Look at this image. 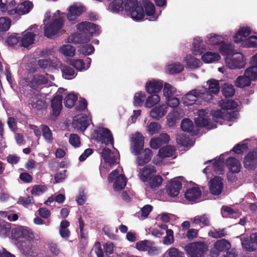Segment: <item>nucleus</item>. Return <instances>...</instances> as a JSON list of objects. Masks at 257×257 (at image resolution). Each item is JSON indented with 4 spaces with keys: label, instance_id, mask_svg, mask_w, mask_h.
<instances>
[{
    "label": "nucleus",
    "instance_id": "47",
    "mask_svg": "<svg viewBox=\"0 0 257 257\" xmlns=\"http://www.w3.org/2000/svg\"><path fill=\"white\" fill-rule=\"evenodd\" d=\"M193 223L195 224H200L203 226H208L210 223L209 217L206 214L202 215H197L193 218Z\"/></svg>",
    "mask_w": 257,
    "mask_h": 257
},
{
    "label": "nucleus",
    "instance_id": "20",
    "mask_svg": "<svg viewBox=\"0 0 257 257\" xmlns=\"http://www.w3.org/2000/svg\"><path fill=\"white\" fill-rule=\"evenodd\" d=\"M168 107L166 104H162L155 106L150 110V116L157 120L163 117L167 112Z\"/></svg>",
    "mask_w": 257,
    "mask_h": 257
},
{
    "label": "nucleus",
    "instance_id": "10",
    "mask_svg": "<svg viewBox=\"0 0 257 257\" xmlns=\"http://www.w3.org/2000/svg\"><path fill=\"white\" fill-rule=\"evenodd\" d=\"M144 137L139 132L133 135L131 140V150L135 155H141L144 152Z\"/></svg>",
    "mask_w": 257,
    "mask_h": 257
},
{
    "label": "nucleus",
    "instance_id": "45",
    "mask_svg": "<svg viewBox=\"0 0 257 257\" xmlns=\"http://www.w3.org/2000/svg\"><path fill=\"white\" fill-rule=\"evenodd\" d=\"M90 40L89 38H85L82 39L80 34L77 33L71 35L68 38V41L69 43H73L75 44L87 43L90 41Z\"/></svg>",
    "mask_w": 257,
    "mask_h": 257
},
{
    "label": "nucleus",
    "instance_id": "50",
    "mask_svg": "<svg viewBox=\"0 0 257 257\" xmlns=\"http://www.w3.org/2000/svg\"><path fill=\"white\" fill-rule=\"evenodd\" d=\"M208 234L213 238H218L225 236L227 233L225 228L218 229L212 228L209 231Z\"/></svg>",
    "mask_w": 257,
    "mask_h": 257
},
{
    "label": "nucleus",
    "instance_id": "56",
    "mask_svg": "<svg viewBox=\"0 0 257 257\" xmlns=\"http://www.w3.org/2000/svg\"><path fill=\"white\" fill-rule=\"evenodd\" d=\"M223 95L226 98L231 97L235 93V89L231 84H225L222 90Z\"/></svg>",
    "mask_w": 257,
    "mask_h": 257
},
{
    "label": "nucleus",
    "instance_id": "29",
    "mask_svg": "<svg viewBox=\"0 0 257 257\" xmlns=\"http://www.w3.org/2000/svg\"><path fill=\"white\" fill-rule=\"evenodd\" d=\"M206 50L205 46L203 44V41L200 38L194 39L193 43V53L195 55H201Z\"/></svg>",
    "mask_w": 257,
    "mask_h": 257
},
{
    "label": "nucleus",
    "instance_id": "36",
    "mask_svg": "<svg viewBox=\"0 0 257 257\" xmlns=\"http://www.w3.org/2000/svg\"><path fill=\"white\" fill-rule=\"evenodd\" d=\"M206 43L210 45H217L220 44L223 42V37L214 33L209 34L207 36Z\"/></svg>",
    "mask_w": 257,
    "mask_h": 257
},
{
    "label": "nucleus",
    "instance_id": "9",
    "mask_svg": "<svg viewBox=\"0 0 257 257\" xmlns=\"http://www.w3.org/2000/svg\"><path fill=\"white\" fill-rule=\"evenodd\" d=\"M64 21L61 18H56L52 23L46 24L44 27V34L47 37H51L61 32Z\"/></svg>",
    "mask_w": 257,
    "mask_h": 257
},
{
    "label": "nucleus",
    "instance_id": "42",
    "mask_svg": "<svg viewBox=\"0 0 257 257\" xmlns=\"http://www.w3.org/2000/svg\"><path fill=\"white\" fill-rule=\"evenodd\" d=\"M154 242L146 240V251H148V254L150 256H155L158 255L160 252V248L154 246Z\"/></svg>",
    "mask_w": 257,
    "mask_h": 257
},
{
    "label": "nucleus",
    "instance_id": "57",
    "mask_svg": "<svg viewBox=\"0 0 257 257\" xmlns=\"http://www.w3.org/2000/svg\"><path fill=\"white\" fill-rule=\"evenodd\" d=\"M242 44L247 48H256L257 47V36H251L247 38Z\"/></svg>",
    "mask_w": 257,
    "mask_h": 257
},
{
    "label": "nucleus",
    "instance_id": "31",
    "mask_svg": "<svg viewBox=\"0 0 257 257\" xmlns=\"http://www.w3.org/2000/svg\"><path fill=\"white\" fill-rule=\"evenodd\" d=\"M33 7V4L30 2L22 3L17 5V15H22L28 14Z\"/></svg>",
    "mask_w": 257,
    "mask_h": 257
},
{
    "label": "nucleus",
    "instance_id": "60",
    "mask_svg": "<svg viewBox=\"0 0 257 257\" xmlns=\"http://www.w3.org/2000/svg\"><path fill=\"white\" fill-rule=\"evenodd\" d=\"M145 100V95L143 92H137L134 97V104L136 106H141Z\"/></svg>",
    "mask_w": 257,
    "mask_h": 257
},
{
    "label": "nucleus",
    "instance_id": "38",
    "mask_svg": "<svg viewBox=\"0 0 257 257\" xmlns=\"http://www.w3.org/2000/svg\"><path fill=\"white\" fill-rule=\"evenodd\" d=\"M251 80L244 74V75L239 76L235 81V85L236 87L243 88L248 86L251 84Z\"/></svg>",
    "mask_w": 257,
    "mask_h": 257
},
{
    "label": "nucleus",
    "instance_id": "54",
    "mask_svg": "<svg viewBox=\"0 0 257 257\" xmlns=\"http://www.w3.org/2000/svg\"><path fill=\"white\" fill-rule=\"evenodd\" d=\"M176 92V89L169 83H165L163 88V93L166 99L170 98Z\"/></svg>",
    "mask_w": 257,
    "mask_h": 257
},
{
    "label": "nucleus",
    "instance_id": "41",
    "mask_svg": "<svg viewBox=\"0 0 257 257\" xmlns=\"http://www.w3.org/2000/svg\"><path fill=\"white\" fill-rule=\"evenodd\" d=\"M61 71L63 78L66 79H72L76 75L74 70L72 68L67 66H62Z\"/></svg>",
    "mask_w": 257,
    "mask_h": 257
},
{
    "label": "nucleus",
    "instance_id": "21",
    "mask_svg": "<svg viewBox=\"0 0 257 257\" xmlns=\"http://www.w3.org/2000/svg\"><path fill=\"white\" fill-rule=\"evenodd\" d=\"M0 9L2 12L9 15L17 14V3L15 0H12L0 5Z\"/></svg>",
    "mask_w": 257,
    "mask_h": 257
},
{
    "label": "nucleus",
    "instance_id": "2",
    "mask_svg": "<svg viewBox=\"0 0 257 257\" xmlns=\"http://www.w3.org/2000/svg\"><path fill=\"white\" fill-rule=\"evenodd\" d=\"M54 80L53 75L41 73L30 75L26 78L20 80V83L23 86H29L31 88L39 91L42 88L52 85Z\"/></svg>",
    "mask_w": 257,
    "mask_h": 257
},
{
    "label": "nucleus",
    "instance_id": "12",
    "mask_svg": "<svg viewBox=\"0 0 257 257\" xmlns=\"http://www.w3.org/2000/svg\"><path fill=\"white\" fill-rule=\"evenodd\" d=\"M86 11L85 7L81 3H76L70 6L67 15L70 22L75 21L83 13Z\"/></svg>",
    "mask_w": 257,
    "mask_h": 257
},
{
    "label": "nucleus",
    "instance_id": "27",
    "mask_svg": "<svg viewBox=\"0 0 257 257\" xmlns=\"http://www.w3.org/2000/svg\"><path fill=\"white\" fill-rule=\"evenodd\" d=\"M85 61L86 64H85L83 61L81 59L75 60L71 61V64L72 66L78 70L85 71L89 68L91 62V60L90 58H87Z\"/></svg>",
    "mask_w": 257,
    "mask_h": 257
},
{
    "label": "nucleus",
    "instance_id": "8",
    "mask_svg": "<svg viewBox=\"0 0 257 257\" xmlns=\"http://www.w3.org/2000/svg\"><path fill=\"white\" fill-rule=\"evenodd\" d=\"M187 253L191 257H202L207 249V246L203 242H194L185 247Z\"/></svg>",
    "mask_w": 257,
    "mask_h": 257
},
{
    "label": "nucleus",
    "instance_id": "35",
    "mask_svg": "<svg viewBox=\"0 0 257 257\" xmlns=\"http://www.w3.org/2000/svg\"><path fill=\"white\" fill-rule=\"evenodd\" d=\"M214 246L216 249L219 252L226 251L230 248L231 244L227 240L222 239L217 241Z\"/></svg>",
    "mask_w": 257,
    "mask_h": 257
},
{
    "label": "nucleus",
    "instance_id": "39",
    "mask_svg": "<svg viewBox=\"0 0 257 257\" xmlns=\"http://www.w3.org/2000/svg\"><path fill=\"white\" fill-rule=\"evenodd\" d=\"M59 51L65 56L73 57L75 53V48L69 44H66L61 46Z\"/></svg>",
    "mask_w": 257,
    "mask_h": 257
},
{
    "label": "nucleus",
    "instance_id": "48",
    "mask_svg": "<svg viewBox=\"0 0 257 257\" xmlns=\"http://www.w3.org/2000/svg\"><path fill=\"white\" fill-rule=\"evenodd\" d=\"M225 110H213L210 112V114L215 121L219 122L222 119H225Z\"/></svg>",
    "mask_w": 257,
    "mask_h": 257
},
{
    "label": "nucleus",
    "instance_id": "46",
    "mask_svg": "<svg viewBox=\"0 0 257 257\" xmlns=\"http://www.w3.org/2000/svg\"><path fill=\"white\" fill-rule=\"evenodd\" d=\"M233 48L230 44H226L223 41L220 44L219 49L220 53L222 55L228 56L233 53Z\"/></svg>",
    "mask_w": 257,
    "mask_h": 257
},
{
    "label": "nucleus",
    "instance_id": "59",
    "mask_svg": "<svg viewBox=\"0 0 257 257\" xmlns=\"http://www.w3.org/2000/svg\"><path fill=\"white\" fill-rule=\"evenodd\" d=\"M186 63L188 67L191 68H196L200 66L201 62L198 59L189 56L186 58Z\"/></svg>",
    "mask_w": 257,
    "mask_h": 257
},
{
    "label": "nucleus",
    "instance_id": "13",
    "mask_svg": "<svg viewBox=\"0 0 257 257\" xmlns=\"http://www.w3.org/2000/svg\"><path fill=\"white\" fill-rule=\"evenodd\" d=\"M209 189L210 192L213 195H220L223 189L222 179L220 177L215 176L209 182Z\"/></svg>",
    "mask_w": 257,
    "mask_h": 257
},
{
    "label": "nucleus",
    "instance_id": "44",
    "mask_svg": "<svg viewBox=\"0 0 257 257\" xmlns=\"http://www.w3.org/2000/svg\"><path fill=\"white\" fill-rule=\"evenodd\" d=\"M41 129L42 133V136L45 141L48 143H51L53 140L52 132L50 128L45 125H41Z\"/></svg>",
    "mask_w": 257,
    "mask_h": 257
},
{
    "label": "nucleus",
    "instance_id": "37",
    "mask_svg": "<svg viewBox=\"0 0 257 257\" xmlns=\"http://www.w3.org/2000/svg\"><path fill=\"white\" fill-rule=\"evenodd\" d=\"M160 101L158 94H150L146 98V107L151 108L157 104Z\"/></svg>",
    "mask_w": 257,
    "mask_h": 257
},
{
    "label": "nucleus",
    "instance_id": "24",
    "mask_svg": "<svg viewBox=\"0 0 257 257\" xmlns=\"http://www.w3.org/2000/svg\"><path fill=\"white\" fill-rule=\"evenodd\" d=\"M62 98L63 96L61 95L57 94L51 100L53 114L56 116L59 114L61 110Z\"/></svg>",
    "mask_w": 257,
    "mask_h": 257
},
{
    "label": "nucleus",
    "instance_id": "18",
    "mask_svg": "<svg viewBox=\"0 0 257 257\" xmlns=\"http://www.w3.org/2000/svg\"><path fill=\"white\" fill-rule=\"evenodd\" d=\"M244 167L249 170H254L257 166V151L249 152L244 158Z\"/></svg>",
    "mask_w": 257,
    "mask_h": 257
},
{
    "label": "nucleus",
    "instance_id": "53",
    "mask_svg": "<svg viewBox=\"0 0 257 257\" xmlns=\"http://www.w3.org/2000/svg\"><path fill=\"white\" fill-rule=\"evenodd\" d=\"M251 80L255 81L257 79V66L253 65L247 68L244 72Z\"/></svg>",
    "mask_w": 257,
    "mask_h": 257
},
{
    "label": "nucleus",
    "instance_id": "23",
    "mask_svg": "<svg viewBox=\"0 0 257 257\" xmlns=\"http://www.w3.org/2000/svg\"><path fill=\"white\" fill-rule=\"evenodd\" d=\"M201 190L198 187H192L187 189L185 193V197L189 201L196 202L201 196Z\"/></svg>",
    "mask_w": 257,
    "mask_h": 257
},
{
    "label": "nucleus",
    "instance_id": "51",
    "mask_svg": "<svg viewBox=\"0 0 257 257\" xmlns=\"http://www.w3.org/2000/svg\"><path fill=\"white\" fill-rule=\"evenodd\" d=\"M77 100V96L74 93L68 94L64 99V104L66 107L71 108L74 105Z\"/></svg>",
    "mask_w": 257,
    "mask_h": 257
},
{
    "label": "nucleus",
    "instance_id": "3",
    "mask_svg": "<svg viewBox=\"0 0 257 257\" xmlns=\"http://www.w3.org/2000/svg\"><path fill=\"white\" fill-rule=\"evenodd\" d=\"M124 10L136 21L142 20L144 17L143 8L137 0H124Z\"/></svg>",
    "mask_w": 257,
    "mask_h": 257
},
{
    "label": "nucleus",
    "instance_id": "30",
    "mask_svg": "<svg viewBox=\"0 0 257 257\" xmlns=\"http://www.w3.org/2000/svg\"><path fill=\"white\" fill-rule=\"evenodd\" d=\"M175 151L174 147L170 145L165 146L160 148L158 152V156L162 159L171 157Z\"/></svg>",
    "mask_w": 257,
    "mask_h": 257
},
{
    "label": "nucleus",
    "instance_id": "25",
    "mask_svg": "<svg viewBox=\"0 0 257 257\" xmlns=\"http://www.w3.org/2000/svg\"><path fill=\"white\" fill-rule=\"evenodd\" d=\"M240 241L242 247L244 250L248 252H254L257 250V246L251 240L250 236L247 237H241Z\"/></svg>",
    "mask_w": 257,
    "mask_h": 257
},
{
    "label": "nucleus",
    "instance_id": "64",
    "mask_svg": "<svg viewBox=\"0 0 257 257\" xmlns=\"http://www.w3.org/2000/svg\"><path fill=\"white\" fill-rule=\"evenodd\" d=\"M95 254L96 257H104L103 252L101 248V244L99 242L95 243L93 250L91 252V256Z\"/></svg>",
    "mask_w": 257,
    "mask_h": 257
},
{
    "label": "nucleus",
    "instance_id": "1",
    "mask_svg": "<svg viewBox=\"0 0 257 257\" xmlns=\"http://www.w3.org/2000/svg\"><path fill=\"white\" fill-rule=\"evenodd\" d=\"M11 238L22 252L27 255L35 256L39 252L38 246L33 243L35 234L25 226H19L11 230Z\"/></svg>",
    "mask_w": 257,
    "mask_h": 257
},
{
    "label": "nucleus",
    "instance_id": "19",
    "mask_svg": "<svg viewBox=\"0 0 257 257\" xmlns=\"http://www.w3.org/2000/svg\"><path fill=\"white\" fill-rule=\"evenodd\" d=\"M162 80L153 79L146 83V91L149 94H158L163 88Z\"/></svg>",
    "mask_w": 257,
    "mask_h": 257
},
{
    "label": "nucleus",
    "instance_id": "28",
    "mask_svg": "<svg viewBox=\"0 0 257 257\" xmlns=\"http://www.w3.org/2000/svg\"><path fill=\"white\" fill-rule=\"evenodd\" d=\"M137 165L138 177L143 182H145V157L143 155L137 158Z\"/></svg>",
    "mask_w": 257,
    "mask_h": 257
},
{
    "label": "nucleus",
    "instance_id": "7",
    "mask_svg": "<svg viewBox=\"0 0 257 257\" xmlns=\"http://www.w3.org/2000/svg\"><path fill=\"white\" fill-rule=\"evenodd\" d=\"M93 138L97 142L105 145L110 144L113 146L114 144L113 137L111 132L105 127H98L93 134Z\"/></svg>",
    "mask_w": 257,
    "mask_h": 257
},
{
    "label": "nucleus",
    "instance_id": "16",
    "mask_svg": "<svg viewBox=\"0 0 257 257\" xmlns=\"http://www.w3.org/2000/svg\"><path fill=\"white\" fill-rule=\"evenodd\" d=\"M226 63L228 67L231 69H241L245 65L244 57L241 53L233 56L231 59H227Z\"/></svg>",
    "mask_w": 257,
    "mask_h": 257
},
{
    "label": "nucleus",
    "instance_id": "15",
    "mask_svg": "<svg viewBox=\"0 0 257 257\" xmlns=\"http://www.w3.org/2000/svg\"><path fill=\"white\" fill-rule=\"evenodd\" d=\"M77 29L80 32L91 35H97L100 33L99 27L95 24L88 22H83L77 25Z\"/></svg>",
    "mask_w": 257,
    "mask_h": 257
},
{
    "label": "nucleus",
    "instance_id": "58",
    "mask_svg": "<svg viewBox=\"0 0 257 257\" xmlns=\"http://www.w3.org/2000/svg\"><path fill=\"white\" fill-rule=\"evenodd\" d=\"M47 187L43 185H35L31 190V194L35 196L40 195L47 191Z\"/></svg>",
    "mask_w": 257,
    "mask_h": 257
},
{
    "label": "nucleus",
    "instance_id": "43",
    "mask_svg": "<svg viewBox=\"0 0 257 257\" xmlns=\"http://www.w3.org/2000/svg\"><path fill=\"white\" fill-rule=\"evenodd\" d=\"M29 104L31 105L32 107L36 110H41L43 108H46L47 107V105L44 100L36 98L31 99Z\"/></svg>",
    "mask_w": 257,
    "mask_h": 257
},
{
    "label": "nucleus",
    "instance_id": "49",
    "mask_svg": "<svg viewBox=\"0 0 257 257\" xmlns=\"http://www.w3.org/2000/svg\"><path fill=\"white\" fill-rule=\"evenodd\" d=\"M184 70V66L180 62H175L168 66V71L171 74L181 72Z\"/></svg>",
    "mask_w": 257,
    "mask_h": 257
},
{
    "label": "nucleus",
    "instance_id": "63",
    "mask_svg": "<svg viewBox=\"0 0 257 257\" xmlns=\"http://www.w3.org/2000/svg\"><path fill=\"white\" fill-rule=\"evenodd\" d=\"M166 102L168 107L169 106L172 108H176L179 105L180 100L177 97L173 95L170 97V98L166 99Z\"/></svg>",
    "mask_w": 257,
    "mask_h": 257
},
{
    "label": "nucleus",
    "instance_id": "52",
    "mask_svg": "<svg viewBox=\"0 0 257 257\" xmlns=\"http://www.w3.org/2000/svg\"><path fill=\"white\" fill-rule=\"evenodd\" d=\"M11 20L8 17L0 18V33L8 31L11 27Z\"/></svg>",
    "mask_w": 257,
    "mask_h": 257
},
{
    "label": "nucleus",
    "instance_id": "55",
    "mask_svg": "<svg viewBox=\"0 0 257 257\" xmlns=\"http://www.w3.org/2000/svg\"><path fill=\"white\" fill-rule=\"evenodd\" d=\"M156 12V8L154 5L151 2L146 1V15L148 16H153V20H156L157 17L154 16Z\"/></svg>",
    "mask_w": 257,
    "mask_h": 257
},
{
    "label": "nucleus",
    "instance_id": "26",
    "mask_svg": "<svg viewBox=\"0 0 257 257\" xmlns=\"http://www.w3.org/2000/svg\"><path fill=\"white\" fill-rule=\"evenodd\" d=\"M226 166L230 172L237 173L240 171L241 164L234 157H229L226 161Z\"/></svg>",
    "mask_w": 257,
    "mask_h": 257
},
{
    "label": "nucleus",
    "instance_id": "5",
    "mask_svg": "<svg viewBox=\"0 0 257 257\" xmlns=\"http://www.w3.org/2000/svg\"><path fill=\"white\" fill-rule=\"evenodd\" d=\"M121 172V168H117L112 171L108 177L109 182L114 181L113 188L115 191H119L122 189L126 184V178Z\"/></svg>",
    "mask_w": 257,
    "mask_h": 257
},
{
    "label": "nucleus",
    "instance_id": "61",
    "mask_svg": "<svg viewBox=\"0 0 257 257\" xmlns=\"http://www.w3.org/2000/svg\"><path fill=\"white\" fill-rule=\"evenodd\" d=\"M79 51L84 55H89L94 51V47L90 44H87L80 47Z\"/></svg>",
    "mask_w": 257,
    "mask_h": 257
},
{
    "label": "nucleus",
    "instance_id": "62",
    "mask_svg": "<svg viewBox=\"0 0 257 257\" xmlns=\"http://www.w3.org/2000/svg\"><path fill=\"white\" fill-rule=\"evenodd\" d=\"M194 121L195 125L199 127H206L209 125L208 119L202 117L195 118Z\"/></svg>",
    "mask_w": 257,
    "mask_h": 257
},
{
    "label": "nucleus",
    "instance_id": "40",
    "mask_svg": "<svg viewBox=\"0 0 257 257\" xmlns=\"http://www.w3.org/2000/svg\"><path fill=\"white\" fill-rule=\"evenodd\" d=\"M208 84V90L210 93L217 94L219 92V83L217 80L211 79L207 81Z\"/></svg>",
    "mask_w": 257,
    "mask_h": 257
},
{
    "label": "nucleus",
    "instance_id": "14",
    "mask_svg": "<svg viewBox=\"0 0 257 257\" xmlns=\"http://www.w3.org/2000/svg\"><path fill=\"white\" fill-rule=\"evenodd\" d=\"M182 182L179 180V178L171 180L166 186L168 195L170 197L177 196L182 188Z\"/></svg>",
    "mask_w": 257,
    "mask_h": 257
},
{
    "label": "nucleus",
    "instance_id": "6",
    "mask_svg": "<svg viewBox=\"0 0 257 257\" xmlns=\"http://www.w3.org/2000/svg\"><path fill=\"white\" fill-rule=\"evenodd\" d=\"M38 34V26L37 25L31 26L21 34L20 38V45L24 47H28L34 43L35 37Z\"/></svg>",
    "mask_w": 257,
    "mask_h": 257
},
{
    "label": "nucleus",
    "instance_id": "32",
    "mask_svg": "<svg viewBox=\"0 0 257 257\" xmlns=\"http://www.w3.org/2000/svg\"><path fill=\"white\" fill-rule=\"evenodd\" d=\"M202 61L206 63H211L220 59V56L217 53L207 52L202 56Z\"/></svg>",
    "mask_w": 257,
    "mask_h": 257
},
{
    "label": "nucleus",
    "instance_id": "17",
    "mask_svg": "<svg viewBox=\"0 0 257 257\" xmlns=\"http://www.w3.org/2000/svg\"><path fill=\"white\" fill-rule=\"evenodd\" d=\"M104 162L109 166L116 164L117 163L118 153L116 150L111 152L106 148H104L101 153Z\"/></svg>",
    "mask_w": 257,
    "mask_h": 257
},
{
    "label": "nucleus",
    "instance_id": "22",
    "mask_svg": "<svg viewBox=\"0 0 257 257\" xmlns=\"http://www.w3.org/2000/svg\"><path fill=\"white\" fill-rule=\"evenodd\" d=\"M251 32V29L248 27L241 28L234 37V42L236 43L244 42L247 39V37L250 34Z\"/></svg>",
    "mask_w": 257,
    "mask_h": 257
},
{
    "label": "nucleus",
    "instance_id": "4",
    "mask_svg": "<svg viewBox=\"0 0 257 257\" xmlns=\"http://www.w3.org/2000/svg\"><path fill=\"white\" fill-rule=\"evenodd\" d=\"M145 172L146 182L151 189L155 190L161 185L163 179L159 175H155L156 170L154 166L149 165L146 166Z\"/></svg>",
    "mask_w": 257,
    "mask_h": 257
},
{
    "label": "nucleus",
    "instance_id": "11",
    "mask_svg": "<svg viewBox=\"0 0 257 257\" xmlns=\"http://www.w3.org/2000/svg\"><path fill=\"white\" fill-rule=\"evenodd\" d=\"M90 121V116L80 114L74 117L72 126L78 132H83L86 130Z\"/></svg>",
    "mask_w": 257,
    "mask_h": 257
},
{
    "label": "nucleus",
    "instance_id": "33",
    "mask_svg": "<svg viewBox=\"0 0 257 257\" xmlns=\"http://www.w3.org/2000/svg\"><path fill=\"white\" fill-rule=\"evenodd\" d=\"M181 128L184 132L190 133L191 135H195L194 131V125L193 122L189 118H184L182 120L181 124Z\"/></svg>",
    "mask_w": 257,
    "mask_h": 257
},
{
    "label": "nucleus",
    "instance_id": "34",
    "mask_svg": "<svg viewBox=\"0 0 257 257\" xmlns=\"http://www.w3.org/2000/svg\"><path fill=\"white\" fill-rule=\"evenodd\" d=\"M124 9V0H114L108 6V10L111 12L117 13Z\"/></svg>",
    "mask_w": 257,
    "mask_h": 257
}]
</instances>
